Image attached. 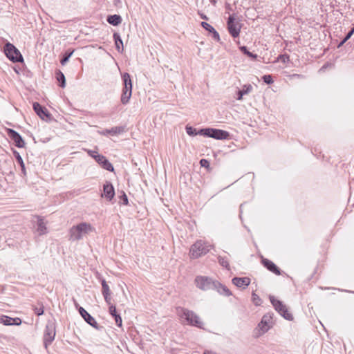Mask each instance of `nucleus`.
<instances>
[{
  "instance_id": "nucleus-17",
  "label": "nucleus",
  "mask_w": 354,
  "mask_h": 354,
  "mask_svg": "<svg viewBox=\"0 0 354 354\" xmlns=\"http://www.w3.org/2000/svg\"><path fill=\"white\" fill-rule=\"evenodd\" d=\"M95 160L100 164L101 166L110 171H113L114 168L111 163L102 155L101 156H95Z\"/></svg>"
},
{
  "instance_id": "nucleus-10",
  "label": "nucleus",
  "mask_w": 354,
  "mask_h": 354,
  "mask_svg": "<svg viewBox=\"0 0 354 354\" xmlns=\"http://www.w3.org/2000/svg\"><path fill=\"white\" fill-rule=\"evenodd\" d=\"M215 282L216 281H213L207 277L197 276L195 279L196 286L203 290L214 289Z\"/></svg>"
},
{
  "instance_id": "nucleus-25",
  "label": "nucleus",
  "mask_w": 354,
  "mask_h": 354,
  "mask_svg": "<svg viewBox=\"0 0 354 354\" xmlns=\"http://www.w3.org/2000/svg\"><path fill=\"white\" fill-rule=\"evenodd\" d=\"M252 90V86L250 84L244 85L243 89L238 92V100H241L243 95L249 93Z\"/></svg>"
},
{
  "instance_id": "nucleus-42",
  "label": "nucleus",
  "mask_w": 354,
  "mask_h": 354,
  "mask_svg": "<svg viewBox=\"0 0 354 354\" xmlns=\"http://www.w3.org/2000/svg\"><path fill=\"white\" fill-rule=\"evenodd\" d=\"M88 153L93 158H95V156H100V154H97L95 151H88Z\"/></svg>"
},
{
  "instance_id": "nucleus-9",
  "label": "nucleus",
  "mask_w": 354,
  "mask_h": 354,
  "mask_svg": "<svg viewBox=\"0 0 354 354\" xmlns=\"http://www.w3.org/2000/svg\"><path fill=\"white\" fill-rule=\"evenodd\" d=\"M5 53L8 58L13 62H22L24 60L20 52L11 44L6 45Z\"/></svg>"
},
{
  "instance_id": "nucleus-31",
  "label": "nucleus",
  "mask_w": 354,
  "mask_h": 354,
  "mask_svg": "<svg viewBox=\"0 0 354 354\" xmlns=\"http://www.w3.org/2000/svg\"><path fill=\"white\" fill-rule=\"evenodd\" d=\"M34 313L40 316L44 314V307L42 304H40L39 307L35 306L33 308Z\"/></svg>"
},
{
  "instance_id": "nucleus-36",
  "label": "nucleus",
  "mask_w": 354,
  "mask_h": 354,
  "mask_svg": "<svg viewBox=\"0 0 354 354\" xmlns=\"http://www.w3.org/2000/svg\"><path fill=\"white\" fill-rule=\"evenodd\" d=\"M186 131L188 135L189 136H196L197 134H199L198 132H196V130L192 127H187Z\"/></svg>"
},
{
  "instance_id": "nucleus-19",
  "label": "nucleus",
  "mask_w": 354,
  "mask_h": 354,
  "mask_svg": "<svg viewBox=\"0 0 354 354\" xmlns=\"http://www.w3.org/2000/svg\"><path fill=\"white\" fill-rule=\"evenodd\" d=\"M232 283L238 288H245L250 283V279L248 277H234Z\"/></svg>"
},
{
  "instance_id": "nucleus-5",
  "label": "nucleus",
  "mask_w": 354,
  "mask_h": 354,
  "mask_svg": "<svg viewBox=\"0 0 354 354\" xmlns=\"http://www.w3.org/2000/svg\"><path fill=\"white\" fill-rule=\"evenodd\" d=\"M55 328L56 326L55 322H47L43 337L44 345L46 348H47L55 339L56 334Z\"/></svg>"
},
{
  "instance_id": "nucleus-37",
  "label": "nucleus",
  "mask_w": 354,
  "mask_h": 354,
  "mask_svg": "<svg viewBox=\"0 0 354 354\" xmlns=\"http://www.w3.org/2000/svg\"><path fill=\"white\" fill-rule=\"evenodd\" d=\"M200 165H201V167H205L207 169L209 168V162L206 159H201L200 160Z\"/></svg>"
},
{
  "instance_id": "nucleus-38",
  "label": "nucleus",
  "mask_w": 354,
  "mask_h": 354,
  "mask_svg": "<svg viewBox=\"0 0 354 354\" xmlns=\"http://www.w3.org/2000/svg\"><path fill=\"white\" fill-rule=\"evenodd\" d=\"M263 81L266 83V84H272L273 82V80H272V78L271 77V75H266L263 77Z\"/></svg>"
},
{
  "instance_id": "nucleus-30",
  "label": "nucleus",
  "mask_w": 354,
  "mask_h": 354,
  "mask_svg": "<svg viewBox=\"0 0 354 354\" xmlns=\"http://www.w3.org/2000/svg\"><path fill=\"white\" fill-rule=\"evenodd\" d=\"M56 77H57V80L59 82H61V86L62 88H64L65 86V84H66V80H65V77H64V75L61 72V71H58L56 73Z\"/></svg>"
},
{
  "instance_id": "nucleus-32",
  "label": "nucleus",
  "mask_w": 354,
  "mask_h": 354,
  "mask_svg": "<svg viewBox=\"0 0 354 354\" xmlns=\"http://www.w3.org/2000/svg\"><path fill=\"white\" fill-rule=\"evenodd\" d=\"M252 301L254 304L257 306H260L261 304V299L258 295L255 292L252 294Z\"/></svg>"
},
{
  "instance_id": "nucleus-34",
  "label": "nucleus",
  "mask_w": 354,
  "mask_h": 354,
  "mask_svg": "<svg viewBox=\"0 0 354 354\" xmlns=\"http://www.w3.org/2000/svg\"><path fill=\"white\" fill-rule=\"evenodd\" d=\"M354 33V27L351 29V30L347 34L346 37L343 39V41L339 44L338 47L342 46L348 39L351 38V37Z\"/></svg>"
},
{
  "instance_id": "nucleus-1",
  "label": "nucleus",
  "mask_w": 354,
  "mask_h": 354,
  "mask_svg": "<svg viewBox=\"0 0 354 354\" xmlns=\"http://www.w3.org/2000/svg\"><path fill=\"white\" fill-rule=\"evenodd\" d=\"M176 314L182 320L183 324L196 326L199 328H203V323L194 311L183 307H177Z\"/></svg>"
},
{
  "instance_id": "nucleus-39",
  "label": "nucleus",
  "mask_w": 354,
  "mask_h": 354,
  "mask_svg": "<svg viewBox=\"0 0 354 354\" xmlns=\"http://www.w3.org/2000/svg\"><path fill=\"white\" fill-rule=\"evenodd\" d=\"M278 60L286 63L289 60V57L286 55H283L279 57Z\"/></svg>"
},
{
  "instance_id": "nucleus-20",
  "label": "nucleus",
  "mask_w": 354,
  "mask_h": 354,
  "mask_svg": "<svg viewBox=\"0 0 354 354\" xmlns=\"http://www.w3.org/2000/svg\"><path fill=\"white\" fill-rule=\"evenodd\" d=\"M109 306V312L110 315L114 318L115 324L118 326H122V318L120 315L117 313L116 308L114 305L108 304Z\"/></svg>"
},
{
  "instance_id": "nucleus-11",
  "label": "nucleus",
  "mask_w": 354,
  "mask_h": 354,
  "mask_svg": "<svg viewBox=\"0 0 354 354\" xmlns=\"http://www.w3.org/2000/svg\"><path fill=\"white\" fill-rule=\"evenodd\" d=\"M273 315L274 314L272 313H268L263 316L260 323L258 324V327L262 333H266L270 328L272 327Z\"/></svg>"
},
{
  "instance_id": "nucleus-33",
  "label": "nucleus",
  "mask_w": 354,
  "mask_h": 354,
  "mask_svg": "<svg viewBox=\"0 0 354 354\" xmlns=\"http://www.w3.org/2000/svg\"><path fill=\"white\" fill-rule=\"evenodd\" d=\"M123 131V129L120 127H116V128H114V129H112L111 130H106V133H111V134H118V133H120Z\"/></svg>"
},
{
  "instance_id": "nucleus-18",
  "label": "nucleus",
  "mask_w": 354,
  "mask_h": 354,
  "mask_svg": "<svg viewBox=\"0 0 354 354\" xmlns=\"http://www.w3.org/2000/svg\"><path fill=\"white\" fill-rule=\"evenodd\" d=\"M102 283V294L104 298V300L107 304H110L111 297V291L109 288V286L106 283V281L103 279L101 281Z\"/></svg>"
},
{
  "instance_id": "nucleus-16",
  "label": "nucleus",
  "mask_w": 354,
  "mask_h": 354,
  "mask_svg": "<svg viewBox=\"0 0 354 354\" xmlns=\"http://www.w3.org/2000/svg\"><path fill=\"white\" fill-rule=\"evenodd\" d=\"M8 131L10 138L14 140L17 147L22 148L25 146V142L17 132L10 129Z\"/></svg>"
},
{
  "instance_id": "nucleus-29",
  "label": "nucleus",
  "mask_w": 354,
  "mask_h": 354,
  "mask_svg": "<svg viewBox=\"0 0 354 354\" xmlns=\"http://www.w3.org/2000/svg\"><path fill=\"white\" fill-rule=\"evenodd\" d=\"M13 153H14L15 158H17V161L19 162V163L21 165L22 172L24 173V174H26V171L25 165H24V162L23 161L21 156H20L19 153L17 152V151H14Z\"/></svg>"
},
{
  "instance_id": "nucleus-27",
  "label": "nucleus",
  "mask_w": 354,
  "mask_h": 354,
  "mask_svg": "<svg viewBox=\"0 0 354 354\" xmlns=\"http://www.w3.org/2000/svg\"><path fill=\"white\" fill-rule=\"evenodd\" d=\"M113 37L115 42V46L118 51L122 52L123 51V42L120 37V35L118 33H115L113 35Z\"/></svg>"
},
{
  "instance_id": "nucleus-40",
  "label": "nucleus",
  "mask_w": 354,
  "mask_h": 354,
  "mask_svg": "<svg viewBox=\"0 0 354 354\" xmlns=\"http://www.w3.org/2000/svg\"><path fill=\"white\" fill-rule=\"evenodd\" d=\"M74 50L71 52L67 56H66L61 61V64L62 65H64L69 59L70 57L73 55Z\"/></svg>"
},
{
  "instance_id": "nucleus-15",
  "label": "nucleus",
  "mask_w": 354,
  "mask_h": 354,
  "mask_svg": "<svg viewBox=\"0 0 354 354\" xmlns=\"http://www.w3.org/2000/svg\"><path fill=\"white\" fill-rule=\"evenodd\" d=\"M115 196V191L113 185L110 183H106L103 187L102 197H104L107 201H110Z\"/></svg>"
},
{
  "instance_id": "nucleus-28",
  "label": "nucleus",
  "mask_w": 354,
  "mask_h": 354,
  "mask_svg": "<svg viewBox=\"0 0 354 354\" xmlns=\"http://www.w3.org/2000/svg\"><path fill=\"white\" fill-rule=\"evenodd\" d=\"M201 25L205 29L207 30V31L210 32H212L214 34V37L218 39H219V35H218V33L214 30V28L210 25L207 22H202L201 23Z\"/></svg>"
},
{
  "instance_id": "nucleus-21",
  "label": "nucleus",
  "mask_w": 354,
  "mask_h": 354,
  "mask_svg": "<svg viewBox=\"0 0 354 354\" xmlns=\"http://www.w3.org/2000/svg\"><path fill=\"white\" fill-rule=\"evenodd\" d=\"M33 109L37 113V114L42 119L44 120L45 118L48 117V114L47 113V111L41 107V106L37 103L35 102L33 104Z\"/></svg>"
},
{
  "instance_id": "nucleus-12",
  "label": "nucleus",
  "mask_w": 354,
  "mask_h": 354,
  "mask_svg": "<svg viewBox=\"0 0 354 354\" xmlns=\"http://www.w3.org/2000/svg\"><path fill=\"white\" fill-rule=\"evenodd\" d=\"M227 26L229 32L232 37H237L239 35L241 26L240 23L233 16L229 17Z\"/></svg>"
},
{
  "instance_id": "nucleus-14",
  "label": "nucleus",
  "mask_w": 354,
  "mask_h": 354,
  "mask_svg": "<svg viewBox=\"0 0 354 354\" xmlns=\"http://www.w3.org/2000/svg\"><path fill=\"white\" fill-rule=\"evenodd\" d=\"M261 263L269 271L273 272L274 274H275L277 275L281 274V270L272 261L262 257L261 258Z\"/></svg>"
},
{
  "instance_id": "nucleus-35",
  "label": "nucleus",
  "mask_w": 354,
  "mask_h": 354,
  "mask_svg": "<svg viewBox=\"0 0 354 354\" xmlns=\"http://www.w3.org/2000/svg\"><path fill=\"white\" fill-rule=\"evenodd\" d=\"M240 49H241V50L243 53H245V55H248V56H249L250 57H252V58H253V59H255V58L257 57V55H254L253 53H250V52H249V51L247 50L246 47H245V46H242V47H241V48H240Z\"/></svg>"
},
{
  "instance_id": "nucleus-6",
  "label": "nucleus",
  "mask_w": 354,
  "mask_h": 354,
  "mask_svg": "<svg viewBox=\"0 0 354 354\" xmlns=\"http://www.w3.org/2000/svg\"><path fill=\"white\" fill-rule=\"evenodd\" d=\"M124 81V88L121 95V102L123 104H127L131 97L132 83L129 73H125L122 75Z\"/></svg>"
},
{
  "instance_id": "nucleus-23",
  "label": "nucleus",
  "mask_w": 354,
  "mask_h": 354,
  "mask_svg": "<svg viewBox=\"0 0 354 354\" xmlns=\"http://www.w3.org/2000/svg\"><path fill=\"white\" fill-rule=\"evenodd\" d=\"M33 229L37 235L41 236L47 233L46 223H35Z\"/></svg>"
},
{
  "instance_id": "nucleus-41",
  "label": "nucleus",
  "mask_w": 354,
  "mask_h": 354,
  "mask_svg": "<svg viewBox=\"0 0 354 354\" xmlns=\"http://www.w3.org/2000/svg\"><path fill=\"white\" fill-rule=\"evenodd\" d=\"M121 199L122 200V202H123L124 205H127L128 204V198H127V195L124 193L121 196Z\"/></svg>"
},
{
  "instance_id": "nucleus-3",
  "label": "nucleus",
  "mask_w": 354,
  "mask_h": 354,
  "mask_svg": "<svg viewBox=\"0 0 354 354\" xmlns=\"http://www.w3.org/2000/svg\"><path fill=\"white\" fill-rule=\"evenodd\" d=\"M212 245L208 243L198 240L194 243L189 250V255L192 259H198L206 254L211 249Z\"/></svg>"
},
{
  "instance_id": "nucleus-44",
  "label": "nucleus",
  "mask_w": 354,
  "mask_h": 354,
  "mask_svg": "<svg viewBox=\"0 0 354 354\" xmlns=\"http://www.w3.org/2000/svg\"><path fill=\"white\" fill-rule=\"evenodd\" d=\"M201 17H202V18H203V19H207V17H206L205 15H202Z\"/></svg>"
},
{
  "instance_id": "nucleus-8",
  "label": "nucleus",
  "mask_w": 354,
  "mask_h": 354,
  "mask_svg": "<svg viewBox=\"0 0 354 354\" xmlns=\"http://www.w3.org/2000/svg\"><path fill=\"white\" fill-rule=\"evenodd\" d=\"M75 305L77 308L80 315L87 324L97 330L103 328V326H100L95 321V318L92 317L83 307L80 306L77 302L75 303Z\"/></svg>"
},
{
  "instance_id": "nucleus-24",
  "label": "nucleus",
  "mask_w": 354,
  "mask_h": 354,
  "mask_svg": "<svg viewBox=\"0 0 354 354\" xmlns=\"http://www.w3.org/2000/svg\"><path fill=\"white\" fill-rule=\"evenodd\" d=\"M107 21L111 25L118 26L121 23L122 18L120 15H113L108 17Z\"/></svg>"
},
{
  "instance_id": "nucleus-26",
  "label": "nucleus",
  "mask_w": 354,
  "mask_h": 354,
  "mask_svg": "<svg viewBox=\"0 0 354 354\" xmlns=\"http://www.w3.org/2000/svg\"><path fill=\"white\" fill-rule=\"evenodd\" d=\"M218 262L222 267L226 268L227 270H230L229 259L227 257L218 256Z\"/></svg>"
},
{
  "instance_id": "nucleus-4",
  "label": "nucleus",
  "mask_w": 354,
  "mask_h": 354,
  "mask_svg": "<svg viewBox=\"0 0 354 354\" xmlns=\"http://www.w3.org/2000/svg\"><path fill=\"white\" fill-rule=\"evenodd\" d=\"M269 298L274 308L280 315L286 320L292 321L293 319L292 313L288 311L287 306L281 301L277 299L274 296H270Z\"/></svg>"
},
{
  "instance_id": "nucleus-13",
  "label": "nucleus",
  "mask_w": 354,
  "mask_h": 354,
  "mask_svg": "<svg viewBox=\"0 0 354 354\" xmlns=\"http://www.w3.org/2000/svg\"><path fill=\"white\" fill-rule=\"evenodd\" d=\"M0 324L5 326H19L21 324V320L19 317L12 318L6 315H1Z\"/></svg>"
},
{
  "instance_id": "nucleus-22",
  "label": "nucleus",
  "mask_w": 354,
  "mask_h": 354,
  "mask_svg": "<svg viewBox=\"0 0 354 354\" xmlns=\"http://www.w3.org/2000/svg\"><path fill=\"white\" fill-rule=\"evenodd\" d=\"M214 289H216L221 295L225 296H230L232 295L230 290L224 285L220 283L218 281L215 282V286Z\"/></svg>"
},
{
  "instance_id": "nucleus-43",
  "label": "nucleus",
  "mask_w": 354,
  "mask_h": 354,
  "mask_svg": "<svg viewBox=\"0 0 354 354\" xmlns=\"http://www.w3.org/2000/svg\"><path fill=\"white\" fill-rule=\"evenodd\" d=\"M210 1L214 4L215 5L216 3V0H210Z\"/></svg>"
},
{
  "instance_id": "nucleus-7",
  "label": "nucleus",
  "mask_w": 354,
  "mask_h": 354,
  "mask_svg": "<svg viewBox=\"0 0 354 354\" xmlns=\"http://www.w3.org/2000/svg\"><path fill=\"white\" fill-rule=\"evenodd\" d=\"M198 133L217 140H225L229 137L228 132L212 128L203 129L198 131Z\"/></svg>"
},
{
  "instance_id": "nucleus-2",
  "label": "nucleus",
  "mask_w": 354,
  "mask_h": 354,
  "mask_svg": "<svg viewBox=\"0 0 354 354\" xmlns=\"http://www.w3.org/2000/svg\"><path fill=\"white\" fill-rule=\"evenodd\" d=\"M93 230L91 225L87 223H80L72 227L70 230V238L71 241L82 239L85 235Z\"/></svg>"
}]
</instances>
